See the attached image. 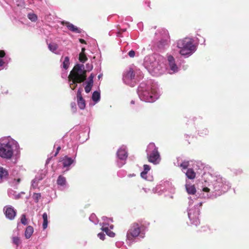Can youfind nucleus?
Wrapping results in <instances>:
<instances>
[{
	"instance_id": "nucleus-39",
	"label": "nucleus",
	"mask_w": 249,
	"mask_h": 249,
	"mask_svg": "<svg viewBox=\"0 0 249 249\" xmlns=\"http://www.w3.org/2000/svg\"><path fill=\"white\" fill-rule=\"evenodd\" d=\"M92 85H91V84H90L87 83V84L85 88V90L86 92L89 93L92 87Z\"/></svg>"
},
{
	"instance_id": "nucleus-25",
	"label": "nucleus",
	"mask_w": 249,
	"mask_h": 249,
	"mask_svg": "<svg viewBox=\"0 0 249 249\" xmlns=\"http://www.w3.org/2000/svg\"><path fill=\"white\" fill-rule=\"evenodd\" d=\"M8 175L7 170L2 167L0 166V182H2V180L6 178Z\"/></svg>"
},
{
	"instance_id": "nucleus-37",
	"label": "nucleus",
	"mask_w": 249,
	"mask_h": 249,
	"mask_svg": "<svg viewBox=\"0 0 249 249\" xmlns=\"http://www.w3.org/2000/svg\"><path fill=\"white\" fill-rule=\"evenodd\" d=\"M41 197L40 193H34L33 195V198L36 202H38L39 199Z\"/></svg>"
},
{
	"instance_id": "nucleus-47",
	"label": "nucleus",
	"mask_w": 249,
	"mask_h": 249,
	"mask_svg": "<svg viewBox=\"0 0 249 249\" xmlns=\"http://www.w3.org/2000/svg\"><path fill=\"white\" fill-rule=\"evenodd\" d=\"M86 67H87V68L88 70V71H90L92 69V65L89 64H87L86 65Z\"/></svg>"
},
{
	"instance_id": "nucleus-19",
	"label": "nucleus",
	"mask_w": 249,
	"mask_h": 249,
	"mask_svg": "<svg viewBox=\"0 0 249 249\" xmlns=\"http://www.w3.org/2000/svg\"><path fill=\"white\" fill-rule=\"evenodd\" d=\"M56 183L58 187L60 190L63 191L68 188V184L67 182L66 178L62 175L58 176L56 181Z\"/></svg>"
},
{
	"instance_id": "nucleus-5",
	"label": "nucleus",
	"mask_w": 249,
	"mask_h": 249,
	"mask_svg": "<svg viewBox=\"0 0 249 249\" xmlns=\"http://www.w3.org/2000/svg\"><path fill=\"white\" fill-rule=\"evenodd\" d=\"M176 47L178 49V53L184 58L191 56L197 49V45L193 38L185 37L177 41Z\"/></svg>"
},
{
	"instance_id": "nucleus-49",
	"label": "nucleus",
	"mask_w": 249,
	"mask_h": 249,
	"mask_svg": "<svg viewBox=\"0 0 249 249\" xmlns=\"http://www.w3.org/2000/svg\"><path fill=\"white\" fill-rule=\"evenodd\" d=\"M136 176V175L134 174V173H132V174H129L127 175V177L128 178H132V177H134Z\"/></svg>"
},
{
	"instance_id": "nucleus-51",
	"label": "nucleus",
	"mask_w": 249,
	"mask_h": 249,
	"mask_svg": "<svg viewBox=\"0 0 249 249\" xmlns=\"http://www.w3.org/2000/svg\"><path fill=\"white\" fill-rule=\"evenodd\" d=\"M79 41L81 43H83V44L86 43L85 40L83 39H79Z\"/></svg>"
},
{
	"instance_id": "nucleus-27",
	"label": "nucleus",
	"mask_w": 249,
	"mask_h": 249,
	"mask_svg": "<svg viewBox=\"0 0 249 249\" xmlns=\"http://www.w3.org/2000/svg\"><path fill=\"white\" fill-rule=\"evenodd\" d=\"M34 232V229L31 226H28L25 231V236L26 239L30 238Z\"/></svg>"
},
{
	"instance_id": "nucleus-52",
	"label": "nucleus",
	"mask_w": 249,
	"mask_h": 249,
	"mask_svg": "<svg viewBox=\"0 0 249 249\" xmlns=\"http://www.w3.org/2000/svg\"><path fill=\"white\" fill-rule=\"evenodd\" d=\"M144 191V192L145 193H147L148 192V190H149V189H147L146 188H142V189Z\"/></svg>"
},
{
	"instance_id": "nucleus-31",
	"label": "nucleus",
	"mask_w": 249,
	"mask_h": 249,
	"mask_svg": "<svg viewBox=\"0 0 249 249\" xmlns=\"http://www.w3.org/2000/svg\"><path fill=\"white\" fill-rule=\"evenodd\" d=\"M70 65V59L68 56H66L62 63V67L65 70H67Z\"/></svg>"
},
{
	"instance_id": "nucleus-7",
	"label": "nucleus",
	"mask_w": 249,
	"mask_h": 249,
	"mask_svg": "<svg viewBox=\"0 0 249 249\" xmlns=\"http://www.w3.org/2000/svg\"><path fill=\"white\" fill-rule=\"evenodd\" d=\"M86 71L83 64H77L71 71L69 76L70 88L74 90L77 86L76 83H80L86 79Z\"/></svg>"
},
{
	"instance_id": "nucleus-41",
	"label": "nucleus",
	"mask_w": 249,
	"mask_h": 249,
	"mask_svg": "<svg viewBox=\"0 0 249 249\" xmlns=\"http://www.w3.org/2000/svg\"><path fill=\"white\" fill-rule=\"evenodd\" d=\"M71 110L73 113H75L76 111V105L75 103L73 102L71 104Z\"/></svg>"
},
{
	"instance_id": "nucleus-2",
	"label": "nucleus",
	"mask_w": 249,
	"mask_h": 249,
	"mask_svg": "<svg viewBox=\"0 0 249 249\" xmlns=\"http://www.w3.org/2000/svg\"><path fill=\"white\" fill-rule=\"evenodd\" d=\"M137 93L141 100L153 103L160 97V90L156 83L149 80L146 83L140 84L138 88Z\"/></svg>"
},
{
	"instance_id": "nucleus-30",
	"label": "nucleus",
	"mask_w": 249,
	"mask_h": 249,
	"mask_svg": "<svg viewBox=\"0 0 249 249\" xmlns=\"http://www.w3.org/2000/svg\"><path fill=\"white\" fill-rule=\"evenodd\" d=\"M43 218V224L42 227L43 230H45L48 227V215L46 213H44L42 215Z\"/></svg>"
},
{
	"instance_id": "nucleus-20",
	"label": "nucleus",
	"mask_w": 249,
	"mask_h": 249,
	"mask_svg": "<svg viewBox=\"0 0 249 249\" xmlns=\"http://www.w3.org/2000/svg\"><path fill=\"white\" fill-rule=\"evenodd\" d=\"M185 189L186 192L189 195H192V196L189 197L188 198L191 197L193 199V202H194V200H196V190L194 185H192L189 184L187 181L185 184Z\"/></svg>"
},
{
	"instance_id": "nucleus-53",
	"label": "nucleus",
	"mask_w": 249,
	"mask_h": 249,
	"mask_svg": "<svg viewBox=\"0 0 249 249\" xmlns=\"http://www.w3.org/2000/svg\"><path fill=\"white\" fill-rule=\"evenodd\" d=\"M85 48H82V51H81V53H85Z\"/></svg>"
},
{
	"instance_id": "nucleus-4",
	"label": "nucleus",
	"mask_w": 249,
	"mask_h": 249,
	"mask_svg": "<svg viewBox=\"0 0 249 249\" xmlns=\"http://www.w3.org/2000/svg\"><path fill=\"white\" fill-rule=\"evenodd\" d=\"M163 61V56L153 54L145 57L143 65L152 74L158 76L164 72Z\"/></svg>"
},
{
	"instance_id": "nucleus-24",
	"label": "nucleus",
	"mask_w": 249,
	"mask_h": 249,
	"mask_svg": "<svg viewBox=\"0 0 249 249\" xmlns=\"http://www.w3.org/2000/svg\"><path fill=\"white\" fill-rule=\"evenodd\" d=\"M58 45L54 42L48 44V48L50 51H51L52 53L58 54L59 53V52L58 51Z\"/></svg>"
},
{
	"instance_id": "nucleus-46",
	"label": "nucleus",
	"mask_w": 249,
	"mask_h": 249,
	"mask_svg": "<svg viewBox=\"0 0 249 249\" xmlns=\"http://www.w3.org/2000/svg\"><path fill=\"white\" fill-rule=\"evenodd\" d=\"M44 177V175H40L39 176H36V178H37V180L39 181V180H42Z\"/></svg>"
},
{
	"instance_id": "nucleus-17",
	"label": "nucleus",
	"mask_w": 249,
	"mask_h": 249,
	"mask_svg": "<svg viewBox=\"0 0 249 249\" xmlns=\"http://www.w3.org/2000/svg\"><path fill=\"white\" fill-rule=\"evenodd\" d=\"M76 154L72 157L71 158L68 156H65L61 159L60 161L61 162L63 168H65V171H68L70 169V166L72 164H75V157Z\"/></svg>"
},
{
	"instance_id": "nucleus-36",
	"label": "nucleus",
	"mask_w": 249,
	"mask_h": 249,
	"mask_svg": "<svg viewBox=\"0 0 249 249\" xmlns=\"http://www.w3.org/2000/svg\"><path fill=\"white\" fill-rule=\"evenodd\" d=\"M79 59L81 62L84 63L87 60V57L85 53H80Z\"/></svg>"
},
{
	"instance_id": "nucleus-26",
	"label": "nucleus",
	"mask_w": 249,
	"mask_h": 249,
	"mask_svg": "<svg viewBox=\"0 0 249 249\" xmlns=\"http://www.w3.org/2000/svg\"><path fill=\"white\" fill-rule=\"evenodd\" d=\"M92 100L94 102V105L98 103L100 100V92L98 91H95L92 95Z\"/></svg>"
},
{
	"instance_id": "nucleus-42",
	"label": "nucleus",
	"mask_w": 249,
	"mask_h": 249,
	"mask_svg": "<svg viewBox=\"0 0 249 249\" xmlns=\"http://www.w3.org/2000/svg\"><path fill=\"white\" fill-rule=\"evenodd\" d=\"M94 77V75L92 73H91L89 77V80L88 82V83L93 85Z\"/></svg>"
},
{
	"instance_id": "nucleus-34",
	"label": "nucleus",
	"mask_w": 249,
	"mask_h": 249,
	"mask_svg": "<svg viewBox=\"0 0 249 249\" xmlns=\"http://www.w3.org/2000/svg\"><path fill=\"white\" fill-rule=\"evenodd\" d=\"M209 130L207 128L200 129L198 130V134L200 136H204L209 134Z\"/></svg>"
},
{
	"instance_id": "nucleus-57",
	"label": "nucleus",
	"mask_w": 249,
	"mask_h": 249,
	"mask_svg": "<svg viewBox=\"0 0 249 249\" xmlns=\"http://www.w3.org/2000/svg\"><path fill=\"white\" fill-rule=\"evenodd\" d=\"M198 165H199L198 167H199V169H200V166H202V164H200L199 162H198Z\"/></svg>"
},
{
	"instance_id": "nucleus-50",
	"label": "nucleus",
	"mask_w": 249,
	"mask_h": 249,
	"mask_svg": "<svg viewBox=\"0 0 249 249\" xmlns=\"http://www.w3.org/2000/svg\"><path fill=\"white\" fill-rule=\"evenodd\" d=\"M123 172H124V171H123V170H121V171H120L119 172H118V176H119V177H123V175H121V174L122 173H123Z\"/></svg>"
},
{
	"instance_id": "nucleus-33",
	"label": "nucleus",
	"mask_w": 249,
	"mask_h": 249,
	"mask_svg": "<svg viewBox=\"0 0 249 249\" xmlns=\"http://www.w3.org/2000/svg\"><path fill=\"white\" fill-rule=\"evenodd\" d=\"M27 17L30 20L33 22L36 21L37 19V16L33 13H30L28 14Z\"/></svg>"
},
{
	"instance_id": "nucleus-18",
	"label": "nucleus",
	"mask_w": 249,
	"mask_h": 249,
	"mask_svg": "<svg viewBox=\"0 0 249 249\" xmlns=\"http://www.w3.org/2000/svg\"><path fill=\"white\" fill-rule=\"evenodd\" d=\"M3 212L7 218L13 220L16 215V211L10 205L6 206L3 208Z\"/></svg>"
},
{
	"instance_id": "nucleus-38",
	"label": "nucleus",
	"mask_w": 249,
	"mask_h": 249,
	"mask_svg": "<svg viewBox=\"0 0 249 249\" xmlns=\"http://www.w3.org/2000/svg\"><path fill=\"white\" fill-rule=\"evenodd\" d=\"M38 181L37 178H35L32 181V187L33 188H36L38 186Z\"/></svg>"
},
{
	"instance_id": "nucleus-32",
	"label": "nucleus",
	"mask_w": 249,
	"mask_h": 249,
	"mask_svg": "<svg viewBox=\"0 0 249 249\" xmlns=\"http://www.w3.org/2000/svg\"><path fill=\"white\" fill-rule=\"evenodd\" d=\"M13 244L18 246L21 243L20 238L18 236H13L12 237Z\"/></svg>"
},
{
	"instance_id": "nucleus-9",
	"label": "nucleus",
	"mask_w": 249,
	"mask_h": 249,
	"mask_svg": "<svg viewBox=\"0 0 249 249\" xmlns=\"http://www.w3.org/2000/svg\"><path fill=\"white\" fill-rule=\"evenodd\" d=\"M142 77L141 71L139 70H134L132 68H129L124 71L123 80L125 84L133 87L137 81Z\"/></svg>"
},
{
	"instance_id": "nucleus-23",
	"label": "nucleus",
	"mask_w": 249,
	"mask_h": 249,
	"mask_svg": "<svg viewBox=\"0 0 249 249\" xmlns=\"http://www.w3.org/2000/svg\"><path fill=\"white\" fill-rule=\"evenodd\" d=\"M63 24L66 26L71 31L75 33H81V30L69 22L63 21Z\"/></svg>"
},
{
	"instance_id": "nucleus-6",
	"label": "nucleus",
	"mask_w": 249,
	"mask_h": 249,
	"mask_svg": "<svg viewBox=\"0 0 249 249\" xmlns=\"http://www.w3.org/2000/svg\"><path fill=\"white\" fill-rule=\"evenodd\" d=\"M146 233V227L137 223L132 224L126 233V242L129 245L136 241V239H142L144 238Z\"/></svg>"
},
{
	"instance_id": "nucleus-3",
	"label": "nucleus",
	"mask_w": 249,
	"mask_h": 249,
	"mask_svg": "<svg viewBox=\"0 0 249 249\" xmlns=\"http://www.w3.org/2000/svg\"><path fill=\"white\" fill-rule=\"evenodd\" d=\"M20 147L18 142L10 136L0 138V157L10 160L15 152H19Z\"/></svg>"
},
{
	"instance_id": "nucleus-40",
	"label": "nucleus",
	"mask_w": 249,
	"mask_h": 249,
	"mask_svg": "<svg viewBox=\"0 0 249 249\" xmlns=\"http://www.w3.org/2000/svg\"><path fill=\"white\" fill-rule=\"evenodd\" d=\"M21 222L24 225H26L27 224V220L26 218V216L24 214H23L21 218Z\"/></svg>"
},
{
	"instance_id": "nucleus-28",
	"label": "nucleus",
	"mask_w": 249,
	"mask_h": 249,
	"mask_svg": "<svg viewBox=\"0 0 249 249\" xmlns=\"http://www.w3.org/2000/svg\"><path fill=\"white\" fill-rule=\"evenodd\" d=\"M178 166L182 168V171L183 172L185 171V170H187L188 168L192 167V165L190 164V162L188 161L185 160L182 161L179 165L178 164Z\"/></svg>"
},
{
	"instance_id": "nucleus-55",
	"label": "nucleus",
	"mask_w": 249,
	"mask_h": 249,
	"mask_svg": "<svg viewBox=\"0 0 249 249\" xmlns=\"http://www.w3.org/2000/svg\"><path fill=\"white\" fill-rule=\"evenodd\" d=\"M102 76V74H99L98 76V77L99 79H100V78H101Z\"/></svg>"
},
{
	"instance_id": "nucleus-44",
	"label": "nucleus",
	"mask_w": 249,
	"mask_h": 249,
	"mask_svg": "<svg viewBox=\"0 0 249 249\" xmlns=\"http://www.w3.org/2000/svg\"><path fill=\"white\" fill-rule=\"evenodd\" d=\"M135 54L136 53L133 50L130 51L128 53V55H129V56L131 58L134 57L135 56Z\"/></svg>"
},
{
	"instance_id": "nucleus-15",
	"label": "nucleus",
	"mask_w": 249,
	"mask_h": 249,
	"mask_svg": "<svg viewBox=\"0 0 249 249\" xmlns=\"http://www.w3.org/2000/svg\"><path fill=\"white\" fill-rule=\"evenodd\" d=\"M117 156L120 160V161L118 162V165L119 167H121L125 164L128 157L126 147L124 145L121 146L117 152Z\"/></svg>"
},
{
	"instance_id": "nucleus-54",
	"label": "nucleus",
	"mask_w": 249,
	"mask_h": 249,
	"mask_svg": "<svg viewBox=\"0 0 249 249\" xmlns=\"http://www.w3.org/2000/svg\"><path fill=\"white\" fill-rule=\"evenodd\" d=\"M17 182L18 183H19V182L20 181V178H18L16 180Z\"/></svg>"
},
{
	"instance_id": "nucleus-43",
	"label": "nucleus",
	"mask_w": 249,
	"mask_h": 249,
	"mask_svg": "<svg viewBox=\"0 0 249 249\" xmlns=\"http://www.w3.org/2000/svg\"><path fill=\"white\" fill-rule=\"evenodd\" d=\"M97 236L101 240H104L105 238L106 235L103 232H100L98 234Z\"/></svg>"
},
{
	"instance_id": "nucleus-48",
	"label": "nucleus",
	"mask_w": 249,
	"mask_h": 249,
	"mask_svg": "<svg viewBox=\"0 0 249 249\" xmlns=\"http://www.w3.org/2000/svg\"><path fill=\"white\" fill-rule=\"evenodd\" d=\"M60 149H61V147L60 146H59L57 147L56 151L55 152V153L54 155V156H56L58 154Z\"/></svg>"
},
{
	"instance_id": "nucleus-35",
	"label": "nucleus",
	"mask_w": 249,
	"mask_h": 249,
	"mask_svg": "<svg viewBox=\"0 0 249 249\" xmlns=\"http://www.w3.org/2000/svg\"><path fill=\"white\" fill-rule=\"evenodd\" d=\"M89 219L91 222H92L95 225L98 223V220L97 218L96 215L94 213H92L90 215Z\"/></svg>"
},
{
	"instance_id": "nucleus-1",
	"label": "nucleus",
	"mask_w": 249,
	"mask_h": 249,
	"mask_svg": "<svg viewBox=\"0 0 249 249\" xmlns=\"http://www.w3.org/2000/svg\"><path fill=\"white\" fill-rule=\"evenodd\" d=\"M200 196L213 199L227 192L231 187L230 182L220 175L205 172L202 177Z\"/></svg>"
},
{
	"instance_id": "nucleus-12",
	"label": "nucleus",
	"mask_w": 249,
	"mask_h": 249,
	"mask_svg": "<svg viewBox=\"0 0 249 249\" xmlns=\"http://www.w3.org/2000/svg\"><path fill=\"white\" fill-rule=\"evenodd\" d=\"M102 219L103 221L100 223V226H102L101 230L109 237H114L115 233L110 231L113 228V225L111 224L113 222L112 219L106 216H103Z\"/></svg>"
},
{
	"instance_id": "nucleus-56",
	"label": "nucleus",
	"mask_w": 249,
	"mask_h": 249,
	"mask_svg": "<svg viewBox=\"0 0 249 249\" xmlns=\"http://www.w3.org/2000/svg\"><path fill=\"white\" fill-rule=\"evenodd\" d=\"M134 103H135L134 101L132 100V101H131V104H134Z\"/></svg>"
},
{
	"instance_id": "nucleus-14",
	"label": "nucleus",
	"mask_w": 249,
	"mask_h": 249,
	"mask_svg": "<svg viewBox=\"0 0 249 249\" xmlns=\"http://www.w3.org/2000/svg\"><path fill=\"white\" fill-rule=\"evenodd\" d=\"M172 192L174 191V187L172 183L169 180L161 181L155 188L152 189L154 193H160L162 191Z\"/></svg>"
},
{
	"instance_id": "nucleus-45",
	"label": "nucleus",
	"mask_w": 249,
	"mask_h": 249,
	"mask_svg": "<svg viewBox=\"0 0 249 249\" xmlns=\"http://www.w3.org/2000/svg\"><path fill=\"white\" fill-rule=\"evenodd\" d=\"M82 97V94H81V90L80 89H79L77 92V98H81Z\"/></svg>"
},
{
	"instance_id": "nucleus-16",
	"label": "nucleus",
	"mask_w": 249,
	"mask_h": 249,
	"mask_svg": "<svg viewBox=\"0 0 249 249\" xmlns=\"http://www.w3.org/2000/svg\"><path fill=\"white\" fill-rule=\"evenodd\" d=\"M199 165L197 162H194L192 164V167L187 169L186 171H183L186 177L190 179H194L196 177L197 171L199 169Z\"/></svg>"
},
{
	"instance_id": "nucleus-21",
	"label": "nucleus",
	"mask_w": 249,
	"mask_h": 249,
	"mask_svg": "<svg viewBox=\"0 0 249 249\" xmlns=\"http://www.w3.org/2000/svg\"><path fill=\"white\" fill-rule=\"evenodd\" d=\"M151 167L147 164L143 165V171L141 173V177L148 181H151L153 180V178L152 176L147 175V173L150 171Z\"/></svg>"
},
{
	"instance_id": "nucleus-29",
	"label": "nucleus",
	"mask_w": 249,
	"mask_h": 249,
	"mask_svg": "<svg viewBox=\"0 0 249 249\" xmlns=\"http://www.w3.org/2000/svg\"><path fill=\"white\" fill-rule=\"evenodd\" d=\"M77 105L80 109H84L86 107L85 100L83 97L77 98Z\"/></svg>"
},
{
	"instance_id": "nucleus-10",
	"label": "nucleus",
	"mask_w": 249,
	"mask_h": 249,
	"mask_svg": "<svg viewBox=\"0 0 249 249\" xmlns=\"http://www.w3.org/2000/svg\"><path fill=\"white\" fill-rule=\"evenodd\" d=\"M146 152L149 162L155 165L160 163L161 160L160 153L159 152L158 147L154 142H150L147 145Z\"/></svg>"
},
{
	"instance_id": "nucleus-13",
	"label": "nucleus",
	"mask_w": 249,
	"mask_h": 249,
	"mask_svg": "<svg viewBox=\"0 0 249 249\" xmlns=\"http://www.w3.org/2000/svg\"><path fill=\"white\" fill-rule=\"evenodd\" d=\"M166 70L167 72L170 74L177 73L180 70L179 66L177 65L175 58L171 54H167Z\"/></svg>"
},
{
	"instance_id": "nucleus-22",
	"label": "nucleus",
	"mask_w": 249,
	"mask_h": 249,
	"mask_svg": "<svg viewBox=\"0 0 249 249\" xmlns=\"http://www.w3.org/2000/svg\"><path fill=\"white\" fill-rule=\"evenodd\" d=\"M9 57L5 55L4 51H0V70L3 69L4 65L9 62Z\"/></svg>"
},
{
	"instance_id": "nucleus-11",
	"label": "nucleus",
	"mask_w": 249,
	"mask_h": 249,
	"mask_svg": "<svg viewBox=\"0 0 249 249\" xmlns=\"http://www.w3.org/2000/svg\"><path fill=\"white\" fill-rule=\"evenodd\" d=\"M158 41L156 47L160 51L163 50L169 46L170 41L168 32L165 29H161L156 33Z\"/></svg>"
},
{
	"instance_id": "nucleus-8",
	"label": "nucleus",
	"mask_w": 249,
	"mask_h": 249,
	"mask_svg": "<svg viewBox=\"0 0 249 249\" xmlns=\"http://www.w3.org/2000/svg\"><path fill=\"white\" fill-rule=\"evenodd\" d=\"M193 203V199L191 197L189 198L188 215L191 224L195 226H197L200 224L199 216L200 214V207L202 206V203L201 202H197L196 203L193 207H192L191 205Z\"/></svg>"
}]
</instances>
